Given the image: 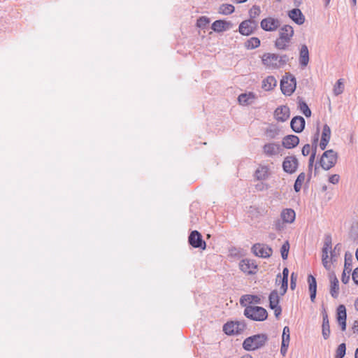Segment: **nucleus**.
<instances>
[{
    "mask_svg": "<svg viewBox=\"0 0 358 358\" xmlns=\"http://www.w3.org/2000/svg\"><path fill=\"white\" fill-rule=\"evenodd\" d=\"M210 22V20L208 17L206 16L200 17L196 22V25L199 28H205Z\"/></svg>",
    "mask_w": 358,
    "mask_h": 358,
    "instance_id": "nucleus-48",
    "label": "nucleus"
},
{
    "mask_svg": "<svg viewBox=\"0 0 358 358\" xmlns=\"http://www.w3.org/2000/svg\"><path fill=\"white\" fill-rule=\"evenodd\" d=\"M299 61L301 67H306L309 62V51L305 44L301 47Z\"/></svg>",
    "mask_w": 358,
    "mask_h": 358,
    "instance_id": "nucleus-24",
    "label": "nucleus"
},
{
    "mask_svg": "<svg viewBox=\"0 0 358 358\" xmlns=\"http://www.w3.org/2000/svg\"><path fill=\"white\" fill-rule=\"evenodd\" d=\"M331 138V129L330 127L326 124L323 127L322 132V136L321 140L325 141L327 142H329Z\"/></svg>",
    "mask_w": 358,
    "mask_h": 358,
    "instance_id": "nucleus-41",
    "label": "nucleus"
},
{
    "mask_svg": "<svg viewBox=\"0 0 358 358\" xmlns=\"http://www.w3.org/2000/svg\"><path fill=\"white\" fill-rule=\"evenodd\" d=\"M245 302L248 303L260 304L262 303L261 298L257 295L253 294H245L243 295L240 299V304L245 307L248 306Z\"/></svg>",
    "mask_w": 358,
    "mask_h": 358,
    "instance_id": "nucleus-23",
    "label": "nucleus"
},
{
    "mask_svg": "<svg viewBox=\"0 0 358 358\" xmlns=\"http://www.w3.org/2000/svg\"><path fill=\"white\" fill-rule=\"evenodd\" d=\"M288 275H289V270L287 267H285L282 270V278H283V281L286 282L287 280H288Z\"/></svg>",
    "mask_w": 358,
    "mask_h": 358,
    "instance_id": "nucleus-58",
    "label": "nucleus"
},
{
    "mask_svg": "<svg viewBox=\"0 0 358 358\" xmlns=\"http://www.w3.org/2000/svg\"><path fill=\"white\" fill-rule=\"evenodd\" d=\"M274 115L278 121L285 122L289 117V108L287 106H279L275 109Z\"/></svg>",
    "mask_w": 358,
    "mask_h": 358,
    "instance_id": "nucleus-18",
    "label": "nucleus"
},
{
    "mask_svg": "<svg viewBox=\"0 0 358 358\" xmlns=\"http://www.w3.org/2000/svg\"><path fill=\"white\" fill-rule=\"evenodd\" d=\"M260 40L257 37H252L245 42V47L248 50H252L258 48L260 45Z\"/></svg>",
    "mask_w": 358,
    "mask_h": 358,
    "instance_id": "nucleus-32",
    "label": "nucleus"
},
{
    "mask_svg": "<svg viewBox=\"0 0 358 358\" xmlns=\"http://www.w3.org/2000/svg\"><path fill=\"white\" fill-rule=\"evenodd\" d=\"M330 289L329 292L334 299H337L339 294V281L334 273L329 275Z\"/></svg>",
    "mask_w": 358,
    "mask_h": 358,
    "instance_id": "nucleus-19",
    "label": "nucleus"
},
{
    "mask_svg": "<svg viewBox=\"0 0 358 358\" xmlns=\"http://www.w3.org/2000/svg\"><path fill=\"white\" fill-rule=\"evenodd\" d=\"M268 341L266 334H258L246 338L243 343V348L247 351H254L265 346Z\"/></svg>",
    "mask_w": 358,
    "mask_h": 358,
    "instance_id": "nucleus-1",
    "label": "nucleus"
},
{
    "mask_svg": "<svg viewBox=\"0 0 358 358\" xmlns=\"http://www.w3.org/2000/svg\"><path fill=\"white\" fill-rule=\"evenodd\" d=\"M298 108L306 117H310L311 116L312 113L310 109L308 104L301 98H299Z\"/></svg>",
    "mask_w": 358,
    "mask_h": 358,
    "instance_id": "nucleus-31",
    "label": "nucleus"
},
{
    "mask_svg": "<svg viewBox=\"0 0 358 358\" xmlns=\"http://www.w3.org/2000/svg\"><path fill=\"white\" fill-rule=\"evenodd\" d=\"M352 275L354 282L358 285V267L354 270Z\"/></svg>",
    "mask_w": 358,
    "mask_h": 358,
    "instance_id": "nucleus-56",
    "label": "nucleus"
},
{
    "mask_svg": "<svg viewBox=\"0 0 358 358\" xmlns=\"http://www.w3.org/2000/svg\"><path fill=\"white\" fill-rule=\"evenodd\" d=\"M244 315L251 320L263 322L267 319L268 313L262 306L249 305L245 308Z\"/></svg>",
    "mask_w": 358,
    "mask_h": 358,
    "instance_id": "nucleus-2",
    "label": "nucleus"
},
{
    "mask_svg": "<svg viewBox=\"0 0 358 358\" xmlns=\"http://www.w3.org/2000/svg\"><path fill=\"white\" fill-rule=\"evenodd\" d=\"M268 301H269V308L275 307L279 305L280 303V296L278 295V293L277 290L274 289L271 291L268 296Z\"/></svg>",
    "mask_w": 358,
    "mask_h": 358,
    "instance_id": "nucleus-30",
    "label": "nucleus"
},
{
    "mask_svg": "<svg viewBox=\"0 0 358 358\" xmlns=\"http://www.w3.org/2000/svg\"><path fill=\"white\" fill-rule=\"evenodd\" d=\"M353 332L358 334V320H355L353 327H352Z\"/></svg>",
    "mask_w": 358,
    "mask_h": 358,
    "instance_id": "nucleus-60",
    "label": "nucleus"
},
{
    "mask_svg": "<svg viewBox=\"0 0 358 358\" xmlns=\"http://www.w3.org/2000/svg\"><path fill=\"white\" fill-rule=\"evenodd\" d=\"M262 63L267 68L275 69L280 68L278 55L274 53H264L262 57Z\"/></svg>",
    "mask_w": 358,
    "mask_h": 358,
    "instance_id": "nucleus-11",
    "label": "nucleus"
},
{
    "mask_svg": "<svg viewBox=\"0 0 358 358\" xmlns=\"http://www.w3.org/2000/svg\"><path fill=\"white\" fill-rule=\"evenodd\" d=\"M260 26L264 31H273L280 26V22L278 19L268 17L261 21Z\"/></svg>",
    "mask_w": 358,
    "mask_h": 358,
    "instance_id": "nucleus-13",
    "label": "nucleus"
},
{
    "mask_svg": "<svg viewBox=\"0 0 358 358\" xmlns=\"http://www.w3.org/2000/svg\"><path fill=\"white\" fill-rule=\"evenodd\" d=\"M250 99H255V95L252 92H250L249 94H241L238 97V101L241 105H248L250 103L249 101Z\"/></svg>",
    "mask_w": 358,
    "mask_h": 358,
    "instance_id": "nucleus-34",
    "label": "nucleus"
},
{
    "mask_svg": "<svg viewBox=\"0 0 358 358\" xmlns=\"http://www.w3.org/2000/svg\"><path fill=\"white\" fill-rule=\"evenodd\" d=\"M317 291H314L313 292H310V298L312 302H315L316 298Z\"/></svg>",
    "mask_w": 358,
    "mask_h": 358,
    "instance_id": "nucleus-61",
    "label": "nucleus"
},
{
    "mask_svg": "<svg viewBox=\"0 0 358 358\" xmlns=\"http://www.w3.org/2000/svg\"><path fill=\"white\" fill-rule=\"evenodd\" d=\"M288 16L297 24L301 25L305 22V17L300 9L296 8L289 10Z\"/></svg>",
    "mask_w": 358,
    "mask_h": 358,
    "instance_id": "nucleus-22",
    "label": "nucleus"
},
{
    "mask_svg": "<svg viewBox=\"0 0 358 358\" xmlns=\"http://www.w3.org/2000/svg\"><path fill=\"white\" fill-rule=\"evenodd\" d=\"M322 336L324 339L327 340L330 336V326L327 313L324 308L322 311Z\"/></svg>",
    "mask_w": 358,
    "mask_h": 358,
    "instance_id": "nucleus-25",
    "label": "nucleus"
},
{
    "mask_svg": "<svg viewBox=\"0 0 358 358\" xmlns=\"http://www.w3.org/2000/svg\"><path fill=\"white\" fill-rule=\"evenodd\" d=\"M246 328V324L243 321L227 322L223 326V331L227 335H234L241 334Z\"/></svg>",
    "mask_w": 358,
    "mask_h": 358,
    "instance_id": "nucleus-5",
    "label": "nucleus"
},
{
    "mask_svg": "<svg viewBox=\"0 0 358 358\" xmlns=\"http://www.w3.org/2000/svg\"><path fill=\"white\" fill-rule=\"evenodd\" d=\"M328 143H329V142H327V141H324L322 140H320V143L319 146H320V149L322 150H324L326 149V147H327Z\"/></svg>",
    "mask_w": 358,
    "mask_h": 358,
    "instance_id": "nucleus-59",
    "label": "nucleus"
},
{
    "mask_svg": "<svg viewBox=\"0 0 358 358\" xmlns=\"http://www.w3.org/2000/svg\"><path fill=\"white\" fill-rule=\"evenodd\" d=\"M305 119L299 115L294 117L290 122L291 129L296 133L302 132L305 128Z\"/></svg>",
    "mask_w": 358,
    "mask_h": 358,
    "instance_id": "nucleus-17",
    "label": "nucleus"
},
{
    "mask_svg": "<svg viewBox=\"0 0 358 358\" xmlns=\"http://www.w3.org/2000/svg\"><path fill=\"white\" fill-rule=\"evenodd\" d=\"M240 269L248 274H254L257 269V265L255 262L249 259H243L239 263Z\"/></svg>",
    "mask_w": 358,
    "mask_h": 358,
    "instance_id": "nucleus-14",
    "label": "nucleus"
},
{
    "mask_svg": "<svg viewBox=\"0 0 358 358\" xmlns=\"http://www.w3.org/2000/svg\"><path fill=\"white\" fill-rule=\"evenodd\" d=\"M338 158L337 152L333 150L324 151L320 159V165L324 170H329L336 164Z\"/></svg>",
    "mask_w": 358,
    "mask_h": 358,
    "instance_id": "nucleus-4",
    "label": "nucleus"
},
{
    "mask_svg": "<svg viewBox=\"0 0 358 358\" xmlns=\"http://www.w3.org/2000/svg\"><path fill=\"white\" fill-rule=\"evenodd\" d=\"M258 28V23L255 20L248 19L243 20L238 27V31L241 35L250 36Z\"/></svg>",
    "mask_w": 358,
    "mask_h": 358,
    "instance_id": "nucleus-6",
    "label": "nucleus"
},
{
    "mask_svg": "<svg viewBox=\"0 0 358 358\" xmlns=\"http://www.w3.org/2000/svg\"><path fill=\"white\" fill-rule=\"evenodd\" d=\"M316 153L311 152V155L310 156L309 160H308V180L310 179L312 176V171H313V166L315 162Z\"/></svg>",
    "mask_w": 358,
    "mask_h": 358,
    "instance_id": "nucleus-47",
    "label": "nucleus"
},
{
    "mask_svg": "<svg viewBox=\"0 0 358 358\" xmlns=\"http://www.w3.org/2000/svg\"><path fill=\"white\" fill-rule=\"evenodd\" d=\"M355 308L357 311H358V297L356 299L355 301Z\"/></svg>",
    "mask_w": 358,
    "mask_h": 358,
    "instance_id": "nucleus-63",
    "label": "nucleus"
},
{
    "mask_svg": "<svg viewBox=\"0 0 358 358\" xmlns=\"http://www.w3.org/2000/svg\"><path fill=\"white\" fill-rule=\"evenodd\" d=\"M352 254L349 252H346L345 254L344 269L341 275V281L343 284L348 283L350 280V273L352 268Z\"/></svg>",
    "mask_w": 358,
    "mask_h": 358,
    "instance_id": "nucleus-8",
    "label": "nucleus"
},
{
    "mask_svg": "<svg viewBox=\"0 0 358 358\" xmlns=\"http://www.w3.org/2000/svg\"><path fill=\"white\" fill-rule=\"evenodd\" d=\"M241 358H252V357L250 355L247 354L242 356Z\"/></svg>",
    "mask_w": 358,
    "mask_h": 358,
    "instance_id": "nucleus-64",
    "label": "nucleus"
},
{
    "mask_svg": "<svg viewBox=\"0 0 358 358\" xmlns=\"http://www.w3.org/2000/svg\"><path fill=\"white\" fill-rule=\"evenodd\" d=\"M261 13V9L259 6L254 5L249 10L250 19L255 20Z\"/></svg>",
    "mask_w": 358,
    "mask_h": 358,
    "instance_id": "nucleus-46",
    "label": "nucleus"
},
{
    "mask_svg": "<svg viewBox=\"0 0 358 358\" xmlns=\"http://www.w3.org/2000/svg\"><path fill=\"white\" fill-rule=\"evenodd\" d=\"M233 27V23L230 21L223 20H217L211 25V29L217 33H220L230 29Z\"/></svg>",
    "mask_w": 358,
    "mask_h": 358,
    "instance_id": "nucleus-16",
    "label": "nucleus"
},
{
    "mask_svg": "<svg viewBox=\"0 0 358 358\" xmlns=\"http://www.w3.org/2000/svg\"><path fill=\"white\" fill-rule=\"evenodd\" d=\"M319 136H320V129H319V127H317V131H316L315 134H314V136H313V138H312V141H311V143H312V145H311V147H310L311 152L317 153V145H318Z\"/></svg>",
    "mask_w": 358,
    "mask_h": 358,
    "instance_id": "nucleus-38",
    "label": "nucleus"
},
{
    "mask_svg": "<svg viewBox=\"0 0 358 358\" xmlns=\"http://www.w3.org/2000/svg\"><path fill=\"white\" fill-rule=\"evenodd\" d=\"M297 278L298 275L294 272L292 273L290 276V288L292 290H294L296 288Z\"/></svg>",
    "mask_w": 358,
    "mask_h": 358,
    "instance_id": "nucleus-49",
    "label": "nucleus"
},
{
    "mask_svg": "<svg viewBox=\"0 0 358 358\" xmlns=\"http://www.w3.org/2000/svg\"><path fill=\"white\" fill-rule=\"evenodd\" d=\"M289 345H286L285 343L282 344L281 343V348H280V353L282 356H285V355L287 352Z\"/></svg>",
    "mask_w": 358,
    "mask_h": 358,
    "instance_id": "nucleus-57",
    "label": "nucleus"
},
{
    "mask_svg": "<svg viewBox=\"0 0 358 358\" xmlns=\"http://www.w3.org/2000/svg\"><path fill=\"white\" fill-rule=\"evenodd\" d=\"M294 36V29L290 25H284L279 31V37L281 39L291 41V38Z\"/></svg>",
    "mask_w": 358,
    "mask_h": 358,
    "instance_id": "nucleus-26",
    "label": "nucleus"
},
{
    "mask_svg": "<svg viewBox=\"0 0 358 358\" xmlns=\"http://www.w3.org/2000/svg\"><path fill=\"white\" fill-rule=\"evenodd\" d=\"M339 179H340V176L338 175H337V174L331 175L329 178V182L335 185L338 182Z\"/></svg>",
    "mask_w": 358,
    "mask_h": 358,
    "instance_id": "nucleus-54",
    "label": "nucleus"
},
{
    "mask_svg": "<svg viewBox=\"0 0 358 358\" xmlns=\"http://www.w3.org/2000/svg\"><path fill=\"white\" fill-rule=\"evenodd\" d=\"M283 282V278H281V274L278 273L276 276L275 284L281 285L280 290V294L282 296H283L287 292L288 287V280H287L286 282L285 281V282Z\"/></svg>",
    "mask_w": 358,
    "mask_h": 358,
    "instance_id": "nucleus-33",
    "label": "nucleus"
},
{
    "mask_svg": "<svg viewBox=\"0 0 358 358\" xmlns=\"http://www.w3.org/2000/svg\"><path fill=\"white\" fill-rule=\"evenodd\" d=\"M289 60V57L287 55H282L281 56L278 55V62L280 64V67L285 65Z\"/></svg>",
    "mask_w": 358,
    "mask_h": 358,
    "instance_id": "nucleus-51",
    "label": "nucleus"
},
{
    "mask_svg": "<svg viewBox=\"0 0 358 358\" xmlns=\"http://www.w3.org/2000/svg\"><path fill=\"white\" fill-rule=\"evenodd\" d=\"M299 166V161L294 155L287 156L282 162V169L285 172L292 174L296 172Z\"/></svg>",
    "mask_w": 358,
    "mask_h": 358,
    "instance_id": "nucleus-9",
    "label": "nucleus"
},
{
    "mask_svg": "<svg viewBox=\"0 0 358 358\" xmlns=\"http://www.w3.org/2000/svg\"><path fill=\"white\" fill-rule=\"evenodd\" d=\"M277 85V80L273 76H267L262 81V87L265 91H270L273 90Z\"/></svg>",
    "mask_w": 358,
    "mask_h": 358,
    "instance_id": "nucleus-28",
    "label": "nucleus"
},
{
    "mask_svg": "<svg viewBox=\"0 0 358 358\" xmlns=\"http://www.w3.org/2000/svg\"><path fill=\"white\" fill-rule=\"evenodd\" d=\"M262 149L264 154L267 157L277 155L282 150L281 146L277 143H266Z\"/></svg>",
    "mask_w": 358,
    "mask_h": 358,
    "instance_id": "nucleus-15",
    "label": "nucleus"
},
{
    "mask_svg": "<svg viewBox=\"0 0 358 358\" xmlns=\"http://www.w3.org/2000/svg\"><path fill=\"white\" fill-rule=\"evenodd\" d=\"M289 250V243L288 241H286L283 243V245L281 246V248H280L281 257L283 260H286L287 259Z\"/></svg>",
    "mask_w": 358,
    "mask_h": 358,
    "instance_id": "nucleus-44",
    "label": "nucleus"
},
{
    "mask_svg": "<svg viewBox=\"0 0 358 358\" xmlns=\"http://www.w3.org/2000/svg\"><path fill=\"white\" fill-rule=\"evenodd\" d=\"M344 84L343 79H338L334 87V93L336 96H338L343 92Z\"/></svg>",
    "mask_w": 358,
    "mask_h": 358,
    "instance_id": "nucleus-39",
    "label": "nucleus"
},
{
    "mask_svg": "<svg viewBox=\"0 0 358 358\" xmlns=\"http://www.w3.org/2000/svg\"><path fill=\"white\" fill-rule=\"evenodd\" d=\"M310 150V145L309 144H306L302 148L301 153L303 156H308Z\"/></svg>",
    "mask_w": 358,
    "mask_h": 358,
    "instance_id": "nucleus-55",
    "label": "nucleus"
},
{
    "mask_svg": "<svg viewBox=\"0 0 358 358\" xmlns=\"http://www.w3.org/2000/svg\"><path fill=\"white\" fill-rule=\"evenodd\" d=\"M252 251L256 256L262 258H268L273 253L271 247L261 243L254 244L252 247Z\"/></svg>",
    "mask_w": 358,
    "mask_h": 358,
    "instance_id": "nucleus-10",
    "label": "nucleus"
},
{
    "mask_svg": "<svg viewBox=\"0 0 358 358\" xmlns=\"http://www.w3.org/2000/svg\"><path fill=\"white\" fill-rule=\"evenodd\" d=\"M270 308L274 310L275 317L277 319H278L280 315L282 313V308H281V306H278Z\"/></svg>",
    "mask_w": 358,
    "mask_h": 358,
    "instance_id": "nucleus-53",
    "label": "nucleus"
},
{
    "mask_svg": "<svg viewBox=\"0 0 358 358\" xmlns=\"http://www.w3.org/2000/svg\"><path fill=\"white\" fill-rule=\"evenodd\" d=\"M268 169L266 166H262L258 168L255 173V177L258 180H266L268 178Z\"/></svg>",
    "mask_w": 358,
    "mask_h": 358,
    "instance_id": "nucleus-29",
    "label": "nucleus"
},
{
    "mask_svg": "<svg viewBox=\"0 0 358 358\" xmlns=\"http://www.w3.org/2000/svg\"><path fill=\"white\" fill-rule=\"evenodd\" d=\"M234 6L231 4L223 3L219 8V13L223 15H229L234 12Z\"/></svg>",
    "mask_w": 358,
    "mask_h": 358,
    "instance_id": "nucleus-36",
    "label": "nucleus"
},
{
    "mask_svg": "<svg viewBox=\"0 0 358 358\" xmlns=\"http://www.w3.org/2000/svg\"><path fill=\"white\" fill-rule=\"evenodd\" d=\"M296 87V78L290 73H286L280 80V90L285 96L292 95Z\"/></svg>",
    "mask_w": 358,
    "mask_h": 358,
    "instance_id": "nucleus-3",
    "label": "nucleus"
},
{
    "mask_svg": "<svg viewBox=\"0 0 358 358\" xmlns=\"http://www.w3.org/2000/svg\"><path fill=\"white\" fill-rule=\"evenodd\" d=\"M281 218L285 223H292L296 217L295 211L291 208H286L281 213Z\"/></svg>",
    "mask_w": 358,
    "mask_h": 358,
    "instance_id": "nucleus-27",
    "label": "nucleus"
},
{
    "mask_svg": "<svg viewBox=\"0 0 358 358\" xmlns=\"http://www.w3.org/2000/svg\"><path fill=\"white\" fill-rule=\"evenodd\" d=\"M337 321L341 326V330L346 329L347 313L345 306L343 304L339 305L337 308Z\"/></svg>",
    "mask_w": 358,
    "mask_h": 358,
    "instance_id": "nucleus-20",
    "label": "nucleus"
},
{
    "mask_svg": "<svg viewBox=\"0 0 358 358\" xmlns=\"http://www.w3.org/2000/svg\"><path fill=\"white\" fill-rule=\"evenodd\" d=\"M289 341H290L289 328L287 326H285L282 330V344L285 343L286 345H289Z\"/></svg>",
    "mask_w": 358,
    "mask_h": 358,
    "instance_id": "nucleus-42",
    "label": "nucleus"
},
{
    "mask_svg": "<svg viewBox=\"0 0 358 358\" xmlns=\"http://www.w3.org/2000/svg\"><path fill=\"white\" fill-rule=\"evenodd\" d=\"M299 143V138L293 134L285 136L282 141V146L286 149H292Z\"/></svg>",
    "mask_w": 358,
    "mask_h": 358,
    "instance_id": "nucleus-21",
    "label": "nucleus"
},
{
    "mask_svg": "<svg viewBox=\"0 0 358 358\" xmlns=\"http://www.w3.org/2000/svg\"><path fill=\"white\" fill-rule=\"evenodd\" d=\"M306 178V174L305 173L302 172L296 178L294 185V189L296 192H300L301 189V186L303 182H304Z\"/></svg>",
    "mask_w": 358,
    "mask_h": 358,
    "instance_id": "nucleus-35",
    "label": "nucleus"
},
{
    "mask_svg": "<svg viewBox=\"0 0 358 358\" xmlns=\"http://www.w3.org/2000/svg\"><path fill=\"white\" fill-rule=\"evenodd\" d=\"M268 137L270 138H275L276 136L278 134V131L277 129H267L266 132Z\"/></svg>",
    "mask_w": 358,
    "mask_h": 358,
    "instance_id": "nucleus-52",
    "label": "nucleus"
},
{
    "mask_svg": "<svg viewBox=\"0 0 358 358\" xmlns=\"http://www.w3.org/2000/svg\"><path fill=\"white\" fill-rule=\"evenodd\" d=\"M308 289L310 292L317 291V281L315 278L310 274L308 275Z\"/></svg>",
    "mask_w": 358,
    "mask_h": 358,
    "instance_id": "nucleus-40",
    "label": "nucleus"
},
{
    "mask_svg": "<svg viewBox=\"0 0 358 358\" xmlns=\"http://www.w3.org/2000/svg\"><path fill=\"white\" fill-rule=\"evenodd\" d=\"M342 245L341 243H337L333 250L330 249L331 254V261H336V257L340 255V252L341 250Z\"/></svg>",
    "mask_w": 358,
    "mask_h": 358,
    "instance_id": "nucleus-43",
    "label": "nucleus"
},
{
    "mask_svg": "<svg viewBox=\"0 0 358 358\" xmlns=\"http://www.w3.org/2000/svg\"><path fill=\"white\" fill-rule=\"evenodd\" d=\"M284 222L283 220L281 221L280 220L278 219L276 220L274 223H273V227L275 228V230L278 231H282L284 227H285V225H284Z\"/></svg>",
    "mask_w": 358,
    "mask_h": 358,
    "instance_id": "nucleus-50",
    "label": "nucleus"
},
{
    "mask_svg": "<svg viewBox=\"0 0 358 358\" xmlns=\"http://www.w3.org/2000/svg\"><path fill=\"white\" fill-rule=\"evenodd\" d=\"M302 3V0H294V3L296 7H299Z\"/></svg>",
    "mask_w": 358,
    "mask_h": 358,
    "instance_id": "nucleus-62",
    "label": "nucleus"
},
{
    "mask_svg": "<svg viewBox=\"0 0 358 358\" xmlns=\"http://www.w3.org/2000/svg\"><path fill=\"white\" fill-rule=\"evenodd\" d=\"M332 238L330 234H326L324 236V245L322 248V260L324 266L327 268H329V265L328 264V258H329V250L331 248L332 245Z\"/></svg>",
    "mask_w": 358,
    "mask_h": 358,
    "instance_id": "nucleus-12",
    "label": "nucleus"
},
{
    "mask_svg": "<svg viewBox=\"0 0 358 358\" xmlns=\"http://www.w3.org/2000/svg\"><path fill=\"white\" fill-rule=\"evenodd\" d=\"M346 345L345 343H341L336 352L335 358H343L345 355Z\"/></svg>",
    "mask_w": 358,
    "mask_h": 358,
    "instance_id": "nucleus-45",
    "label": "nucleus"
},
{
    "mask_svg": "<svg viewBox=\"0 0 358 358\" xmlns=\"http://www.w3.org/2000/svg\"><path fill=\"white\" fill-rule=\"evenodd\" d=\"M188 243L194 248L205 250L206 243L203 240L201 234L196 230L191 231L188 236Z\"/></svg>",
    "mask_w": 358,
    "mask_h": 358,
    "instance_id": "nucleus-7",
    "label": "nucleus"
},
{
    "mask_svg": "<svg viewBox=\"0 0 358 358\" xmlns=\"http://www.w3.org/2000/svg\"><path fill=\"white\" fill-rule=\"evenodd\" d=\"M290 41L278 38L275 41V47L278 50H287Z\"/></svg>",
    "mask_w": 358,
    "mask_h": 358,
    "instance_id": "nucleus-37",
    "label": "nucleus"
}]
</instances>
